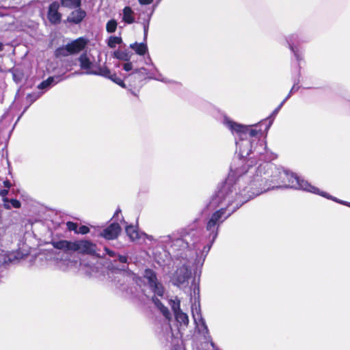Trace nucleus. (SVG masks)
<instances>
[{
	"label": "nucleus",
	"mask_w": 350,
	"mask_h": 350,
	"mask_svg": "<svg viewBox=\"0 0 350 350\" xmlns=\"http://www.w3.org/2000/svg\"><path fill=\"white\" fill-rule=\"evenodd\" d=\"M253 163L254 159L250 158L241 167L231 166L232 174L207 205L211 211L219 208L209 221V229L215 228L216 221L226 219L244 203L269 190L292 188L317 191L308 181L272 163L262 162L257 166Z\"/></svg>",
	"instance_id": "nucleus-1"
},
{
	"label": "nucleus",
	"mask_w": 350,
	"mask_h": 350,
	"mask_svg": "<svg viewBox=\"0 0 350 350\" xmlns=\"http://www.w3.org/2000/svg\"><path fill=\"white\" fill-rule=\"evenodd\" d=\"M10 202L11 204V207L19 208L21 206V204L18 200L11 199L10 200Z\"/></svg>",
	"instance_id": "nucleus-37"
},
{
	"label": "nucleus",
	"mask_w": 350,
	"mask_h": 350,
	"mask_svg": "<svg viewBox=\"0 0 350 350\" xmlns=\"http://www.w3.org/2000/svg\"><path fill=\"white\" fill-rule=\"evenodd\" d=\"M89 231H90V230L88 226H81L79 228H77V232L82 234H85L88 233Z\"/></svg>",
	"instance_id": "nucleus-35"
},
{
	"label": "nucleus",
	"mask_w": 350,
	"mask_h": 350,
	"mask_svg": "<svg viewBox=\"0 0 350 350\" xmlns=\"http://www.w3.org/2000/svg\"><path fill=\"white\" fill-rule=\"evenodd\" d=\"M122 68L124 70L129 72L133 70V64L130 62H126L122 64Z\"/></svg>",
	"instance_id": "nucleus-34"
},
{
	"label": "nucleus",
	"mask_w": 350,
	"mask_h": 350,
	"mask_svg": "<svg viewBox=\"0 0 350 350\" xmlns=\"http://www.w3.org/2000/svg\"><path fill=\"white\" fill-rule=\"evenodd\" d=\"M121 212L120 209L117 210L114 214V217L118 215V214Z\"/></svg>",
	"instance_id": "nucleus-51"
},
{
	"label": "nucleus",
	"mask_w": 350,
	"mask_h": 350,
	"mask_svg": "<svg viewBox=\"0 0 350 350\" xmlns=\"http://www.w3.org/2000/svg\"><path fill=\"white\" fill-rule=\"evenodd\" d=\"M67 227L69 230L70 231H75L77 232V224L71 221H68L66 224Z\"/></svg>",
	"instance_id": "nucleus-38"
},
{
	"label": "nucleus",
	"mask_w": 350,
	"mask_h": 350,
	"mask_svg": "<svg viewBox=\"0 0 350 350\" xmlns=\"http://www.w3.org/2000/svg\"><path fill=\"white\" fill-rule=\"evenodd\" d=\"M114 57L120 60L128 62L131 59V54L125 51H117L114 52Z\"/></svg>",
	"instance_id": "nucleus-24"
},
{
	"label": "nucleus",
	"mask_w": 350,
	"mask_h": 350,
	"mask_svg": "<svg viewBox=\"0 0 350 350\" xmlns=\"http://www.w3.org/2000/svg\"><path fill=\"white\" fill-rule=\"evenodd\" d=\"M79 61L80 62V66L82 69L85 70V73L88 75H90L88 72L93 71L92 69V62L90 60L85 53L82 54L79 58Z\"/></svg>",
	"instance_id": "nucleus-20"
},
{
	"label": "nucleus",
	"mask_w": 350,
	"mask_h": 350,
	"mask_svg": "<svg viewBox=\"0 0 350 350\" xmlns=\"http://www.w3.org/2000/svg\"><path fill=\"white\" fill-rule=\"evenodd\" d=\"M217 208H219L215 209ZM218 210L215 211L207 217L204 238H200L197 231L192 230L185 234L181 238L173 239L170 235H165L161 236L157 239H153L152 241H154L157 245L169 250V253L172 252L177 258L189 260L195 255L194 263L196 270H198V267H202L206 257L217 237L219 228L226 220L216 221L215 228L209 229L208 227L209 221ZM196 273H197V271H196Z\"/></svg>",
	"instance_id": "nucleus-2"
},
{
	"label": "nucleus",
	"mask_w": 350,
	"mask_h": 350,
	"mask_svg": "<svg viewBox=\"0 0 350 350\" xmlns=\"http://www.w3.org/2000/svg\"><path fill=\"white\" fill-rule=\"evenodd\" d=\"M150 78L154 79L155 80L160 81H162L164 83H170L171 82L170 80H167V79L163 78L161 75H159L157 77H150Z\"/></svg>",
	"instance_id": "nucleus-40"
},
{
	"label": "nucleus",
	"mask_w": 350,
	"mask_h": 350,
	"mask_svg": "<svg viewBox=\"0 0 350 350\" xmlns=\"http://www.w3.org/2000/svg\"><path fill=\"white\" fill-rule=\"evenodd\" d=\"M192 316L193 318V321H200L201 319H203L201 310L200 308L199 304L197 305L196 303L191 307Z\"/></svg>",
	"instance_id": "nucleus-26"
},
{
	"label": "nucleus",
	"mask_w": 350,
	"mask_h": 350,
	"mask_svg": "<svg viewBox=\"0 0 350 350\" xmlns=\"http://www.w3.org/2000/svg\"><path fill=\"white\" fill-rule=\"evenodd\" d=\"M122 21L131 25L135 22V12L130 6H125L122 11Z\"/></svg>",
	"instance_id": "nucleus-15"
},
{
	"label": "nucleus",
	"mask_w": 350,
	"mask_h": 350,
	"mask_svg": "<svg viewBox=\"0 0 350 350\" xmlns=\"http://www.w3.org/2000/svg\"><path fill=\"white\" fill-rule=\"evenodd\" d=\"M3 45L1 42H0V51H3Z\"/></svg>",
	"instance_id": "nucleus-52"
},
{
	"label": "nucleus",
	"mask_w": 350,
	"mask_h": 350,
	"mask_svg": "<svg viewBox=\"0 0 350 350\" xmlns=\"http://www.w3.org/2000/svg\"><path fill=\"white\" fill-rule=\"evenodd\" d=\"M152 301L154 304L155 306L160 310V312L167 319H171L170 312L169 311L167 308L165 307L157 297L153 296L152 297Z\"/></svg>",
	"instance_id": "nucleus-21"
},
{
	"label": "nucleus",
	"mask_w": 350,
	"mask_h": 350,
	"mask_svg": "<svg viewBox=\"0 0 350 350\" xmlns=\"http://www.w3.org/2000/svg\"><path fill=\"white\" fill-rule=\"evenodd\" d=\"M61 4L70 9L76 8L81 5V0H61Z\"/></svg>",
	"instance_id": "nucleus-23"
},
{
	"label": "nucleus",
	"mask_w": 350,
	"mask_h": 350,
	"mask_svg": "<svg viewBox=\"0 0 350 350\" xmlns=\"http://www.w3.org/2000/svg\"><path fill=\"white\" fill-rule=\"evenodd\" d=\"M117 26V21L115 19H111L106 24V31L109 33H113L116 31Z\"/></svg>",
	"instance_id": "nucleus-30"
},
{
	"label": "nucleus",
	"mask_w": 350,
	"mask_h": 350,
	"mask_svg": "<svg viewBox=\"0 0 350 350\" xmlns=\"http://www.w3.org/2000/svg\"><path fill=\"white\" fill-rule=\"evenodd\" d=\"M144 278L147 280L148 286L155 295L163 297L165 293L163 286L157 280L156 273L150 269H146L144 273Z\"/></svg>",
	"instance_id": "nucleus-6"
},
{
	"label": "nucleus",
	"mask_w": 350,
	"mask_h": 350,
	"mask_svg": "<svg viewBox=\"0 0 350 350\" xmlns=\"http://www.w3.org/2000/svg\"><path fill=\"white\" fill-rule=\"evenodd\" d=\"M137 73H139V74H141L142 75H148L146 69L144 68H141L139 69L135 70V71L133 72L131 74H130L129 76L137 74Z\"/></svg>",
	"instance_id": "nucleus-36"
},
{
	"label": "nucleus",
	"mask_w": 350,
	"mask_h": 350,
	"mask_svg": "<svg viewBox=\"0 0 350 350\" xmlns=\"http://www.w3.org/2000/svg\"><path fill=\"white\" fill-rule=\"evenodd\" d=\"M279 108H276L274 109V111L272 112V113L271 114V116L268 118V119L269 120V124L268 126H267L266 128V130H268L271 125L273 123V119H274V117L278 114V113L279 112Z\"/></svg>",
	"instance_id": "nucleus-33"
},
{
	"label": "nucleus",
	"mask_w": 350,
	"mask_h": 350,
	"mask_svg": "<svg viewBox=\"0 0 350 350\" xmlns=\"http://www.w3.org/2000/svg\"><path fill=\"white\" fill-rule=\"evenodd\" d=\"M291 95L292 94L289 92L288 94L286 95V97L283 100L286 102L291 96Z\"/></svg>",
	"instance_id": "nucleus-48"
},
{
	"label": "nucleus",
	"mask_w": 350,
	"mask_h": 350,
	"mask_svg": "<svg viewBox=\"0 0 350 350\" xmlns=\"http://www.w3.org/2000/svg\"><path fill=\"white\" fill-rule=\"evenodd\" d=\"M154 0H138L139 3L141 5H150L153 2Z\"/></svg>",
	"instance_id": "nucleus-43"
},
{
	"label": "nucleus",
	"mask_w": 350,
	"mask_h": 350,
	"mask_svg": "<svg viewBox=\"0 0 350 350\" xmlns=\"http://www.w3.org/2000/svg\"><path fill=\"white\" fill-rule=\"evenodd\" d=\"M222 124L234 137H244L252 140V138L258 133L257 130L252 129L250 126L239 124L227 116L224 117Z\"/></svg>",
	"instance_id": "nucleus-4"
},
{
	"label": "nucleus",
	"mask_w": 350,
	"mask_h": 350,
	"mask_svg": "<svg viewBox=\"0 0 350 350\" xmlns=\"http://www.w3.org/2000/svg\"><path fill=\"white\" fill-rule=\"evenodd\" d=\"M130 48L139 55H144L148 51V47L145 43L135 42L130 44Z\"/></svg>",
	"instance_id": "nucleus-22"
},
{
	"label": "nucleus",
	"mask_w": 350,
	"mask_h": 350,
	"mask_svg": "<svg viewBox=\"0 0 350 350\" xmlns=\"http://www.w3.org/2000/svg\"><path fill=\"white\" fill-rule=\"evenodd\" d=\"M168 303H169L170 306H171V308H172V311L174 312V314L182 311L180 308V300L177 297H176L175 299H170L168 301Z\"/></svg>",
	"instance_id": "nucleus-28"
},
{
	"label": "nucleus",
	"mask_w": 350,
	"mask_h": 350,
	"mask_svg": "<svg viewBox=\"0 0 350 350\" xmlns=\"http://www.w3.org/2000/svg\"><path fill=\"white\" fill-rule=\"evenodd\" d=\"M40 95H41V94L36 93V92L35 93L29 94L27 96V100L29 103V104L31 105L34 101H36L40 96Z\"/></svg>",
	"instance_id": "nucleus-32"
},
{
	"label": "nucleus",
	"mask_w": 350,
	"mask_h": 350,
	"mask_svg": "<svg viewBox=\"0 0 350 350\" xmlns=\"http://www.w3.org/2000/svg\"><path fill=\"white\" fill-rule=\"evenodd\" d=\"M346 206L350 207V202H347Z\"/></svg>",
	"instance_id": "nucleus-54"
},
{
	"label": "nucleus",
	"mask_w": 350,
	"mask_h": 350,
	"mask_svg": "<svg viewBox=\"0 0 350 350\" xmlns=\"http://www.w3.org/2000/svg\"><path fill=\"white\" fill-rule=\"evenodd\" d=\"M297 38L298 36L297 35H291L286 38V42L288 44L289 49L293 53L297 62H300L302 59V56L299 53V51L295 45V40Z\"/></svg>",
	"instance_id": "nucleus-18"
},
{
	"label": "nucleus",
	"mask_w": 350,
	"mask_h": 350,
	"mask_svg": "<svg viewBox=\"0 0 350 350\" xmlns=\"http://www.w3.org/2000/svg\"><path fill=\"white\" fill-rule=\"evenodd\" d=\"M3 185L7 189H9L12 187L11 183L8 180L3 181Z\"/></svg>",
	"instance_id": "nucleus-46"
},
{
	"label": "nucleus",
	"mask_w": 350,
	"mask_h": 350,
	"mask_svg": "<svg viewBox=\"0 0 350 350\" xmlns=\"http://www.w3.org/2000/svg\"><path fill=\"white\" fill-rule=\"evenodd\" d=\"M86 13L85 11L77 9L72 11L67 18V21L74 24L80 23L85 17Z\"/></svg>",
	"instance_id": "nucleus-16"
},
{
	"label": "nucleus",
	"mask_w": 350,
	"mask_h": 350,
	"mask_svg": "<svg viewBox=\"0 0 350 350\" xmlns=\"http://www.w3.org/2000/svg\"><path fill=\"white\" fill-rule=\"evenodd\" d=\"M59 4L57 1H54L50 4L49 7L47 17L50 23L53 24H58L62 19V14L59 12Z\"/></svg>",
	"instance_id": "nucleus-11"
},
{
	"label": "nucleus",
	"mask_w": 350,
	"mask_h": 350,
	"mask_svg": "<svg viewBox=\"0 0 350 350\" xmlns=\"http://www.w3.org/2000/svg\"><path fill=\"white\" fill-rule=\"evenodd\" d=\"M195 258L196 256L192 258H189V260H185L187 261L186 263L183 264L180 267L177 268V269L175 271V272L173 273L172 277V282L173 284L177 286H186L188 285V281L191 277V270L189 269V265L187 264L191 260H193V265L195 266L194 269V274L196 275H200L201 273V268L198 267L197 270V273H196V266L195 265Z\"/></svg>",
	"instance_id": "nucleus-5"
},
{
	"label": "nucleus",
	"mask_w": 350,
	"mask_h": 350,
	"mask_svg": "<svg viewBox=\"0 0 350 350\" xmlns=\"http://www.w3.org/2000/svg\"><path fill=\"white\" fill-rule=\"evenodd\" d=\"M285 103V101H282L280 105L279 106L277 107V108H279V110H280V109L282 108V107L283 106V105Z\"/></svg>",
	"instance_id": "nucleus-50"
},
{
	"label": "nucleus",
	"mask_w": 350,
	"mask_h": 350,
	"mask_svg": "<svg viewBox=\"0 0 350 350\" xmlns=\"http://www.w3.org/2000/svg\"><path fill=\"white\" fill-rule=\"evenodd\" d=\"M105 251L106 252V254L111 257H114L116 256L115 252L108 249L107 247H105Z\"/></svg>",
	"instance_id": "nucleus-45"
},
{
	"label": "nucleus",
	"mask_w": 350,
	"mask_h": 350,
	"mask_svg": "<svg viewBox=\"0 0 350 350\" xmlns=\"http://www.w3.org/2000/svg\"><path fill=\"white\" fill-rule=\"evenodd\" d=\"M62 80L63 78L60 75L49 77L48 79L40 83L38 85V88L40 90H47Z\"/></svg>",
	"instance_id": "nucleus-14"
},
{
	"label": "nucleus",
	"mask_w": 350,
	"mask_h": 350,
	"mask_svg": "<svg viewBox=\"0 0 350 350\" xmlns=\"http://www.w3.org/2000/svg\"><path fill=\"white\" fill-rule=\"evenodd\" d=\"M52 244L56 249L64 252V255L68 256L70 252H78L81 254L95 255L96 254V245L88 240H79L68 241L61 240L53 241Z\"/></svg>",
	"instance_id": "nucleus-3"
},
{
	"label": "nucleus",
	"mask_w": 350,
	"mask_h": 350,
	"mask_svg": "<svg viewBox=\"0 0 350 350\" xmlns=\"http://www.w3.org/2000/svg\"><path fill=\"white\" fill-rule=\"evenodd\" d=\"M9 193V190L7 189H1L0 191V196L2 197V200L5 198H8L6 196Z\"/></svg>",
	"instance_id": "nucleus-42"
},
{
	"label": "nucleus",
	"mask_w": 350,
	"mask_h": 350,
	"mask_svg": "<svg viewBox=\"0 0 350 350\" xmlns=\"http://www.w3.org/2000/svg\"><path fill=\"white\" fill-rule=\"evenodd\" d=\"M196 290L198 291V293H199V288H198H198H196V287H195V288H194V290H193L194 293H196Z\"/></svg>",
	"instance_id": "nucleus-53"
},
{
	"label": "nucleus",
	"mask_w": 350,
	"mask_h": 350,
	"mask_svg": "<svg viewBox=\"0 0 350 350\" xmlns=\"http://www.w3.org/2000/svg\"><path fill=\"white\" fill-rule=\"evenodd\" d=\"M118 260L122 263H126L127 262V257L122 255H118Z\"/></svg>",
	"instance_id": "nucleus-44"
},
{
	"label": "nucleus",
	"mask_w": 350,
	"mask_h": 350,
	"mask_svg": "<svg viewBox=\"0 0 350 350\" xmlns=\"http://www.w3.org/2000/svg\"><path fill=\"white\" fill-rule=\"evenodd\" d=\"M338 203H339V204H343V205H345V206H346L347 202H346V201L341 200H339L338 201Z\"/></svg>",
	"instance_id": "nucleus-49"
},
{
	"label": "nucleus",
	"mask_w": 350,
	"mask_h": 350,
	"mask_svg": "<svg viewBox=\"0 0 350 350\" xmlns=\"http://www.w3.org/2000/svg\"><path fill=\"white\" fill-rule=\"evenodd\" d=\"M3 258L0 261L3 264L14 263L22 259L24 254L20 250H16L10 252H5L3 254Z\"/></svg>",
	"instance_id": "nucleus-13"
},
{
	"label": "nucleus",
	"mask_w": 350,
	"mask_h": 350,
	"mask_svg": "<svg viewBox=\"0 0 350 350\" xmlns=\"http://www.w3.org/2000/svg\"><path fill=\"white\" fill-rule=\"evenodd\" d=\"M122 42V40L121 37L119 36H110L107 41V44L109 47L113 49L115 48L118 44H121Z\"/></svg>",
	"instance_id": "nucleus-29"
},
{
	"label": "nucleus",
	"mask_w": 350,
	"mask_h": 350,
	"mask_svg": "<svg viewBox=\"0 0 350 350\" xmlns=\"http://www.w3.org/2000/svg\"><path fill=\"white\" fill-rule=\"evenodd\" d=\"M299 87L298 85H295H295L292 87L291 90H290V92H291V94H293V93H294V92H297V91L299 90Z\"/></svg>",
	"instance_id": "nucleus-47"
},
{
	"label": "nucleus",
	"mask_w": 350,
	"mask_h": 350,
	"mask_svg": "<svg viewBox=\"0 0 350 350\" xmlns=\"http://www.w3.org/2000/svg\"><path fill=\"white\" fill-rule=\"evenodd\" d=\"M235 139L237 152L241 161L242 159L246 158L252 153V144L254 141L244 137H235Z\"/></svg>",
	"instance_id": "nucleus-7"
},
{
	"label": "nucleus",
	"mask_w": 350,
	"mask_h": 350,
	"mask_svg": "<svg viewBox=\"0 0 350 350\" xmlns=\"http://www.w3.org/2000/svg\"><path fill=\"white\" fill-rule=\"evenodd\" d=\"M316 189L317 190V191H315V192H312L313 193H315V194H318L319 196H321L327 199H329V200H332L338 203V201L339 200V199L335 198V197H333L331 195L328 194L326 192H324V191H321L319 188L316 187Z\"/></svg>",
	"instance_id": "nucleus-31"
},
{
	"label": "nucleus",
	"mask_w": 350,
	"mask_h": 350,
	"mask_svg": "<svg viewBox=\"0 0 350 350\" xmlns=\"http://www.w3.org/2000/svg\"><path fill=\"white\" fill-rule=\"evenodd\" d=\"M88 72L90 75L103 76L105 78L111 79L112 81L122 88L125 87V84L124 83L123 81L120 78L118 77L115 73L112 74L111 70L106 66L99 67L96 70L89 71Z\"/></svg>",
	"instance_id": "nucleus-8"
},
{
	"label": "nucleus",
	"mask_w": 350,
	"mask_h": 350,
	"mask_svg": "<svg viewBox=\"0 0 350 350\" xmlns=\"http://www.w3.org/2000/svg\"><path fill=\"white\" fill-rule=\"evenodd\" d=\"M176 320L180 324L183 325H187L189 323V317L187 314L183 311L179 312L178 313L174 314Z\"/></svg>",
	"instance_id": "nucleus-25"
},
{
	"label": "nucleus",
	"mask_w": 350,
	"mask_h": 350,
	"mask_svg": "<svg viewBox=\"0 0 350 350\" xmlns=\"http://www.w3.org/2000/svg\"><path fill=\"white\" fill-rule=\"evenodd\" d=\"M149 21H150V18H148L146 22H144V23H143L145 39L146 38L148 31Z\"/></svg>",
	"instance_id": "nucleus-39"
},
{
	"label": "nucleus",
	"mask_w": 350,
	"mask_h": 350,
	"mask_svg": "<svg viewBox=\"0 0 350 350\" xmlns=\"http://www.w3.org/2000/svg\"><path fill=\"white\" fill-rule=\"evenodd\" d=\"M253 153L259 155L262 159L267 160L271 159V156L267 150L266 143L263 141L260 142L258 146L254 148Z\"/></svg>",
	"instance_id": "nucleus-19"
},
{
	"label": "nucleus",
	"mask_w": 350,
	"mask_h": 350,
	"mask_svg": "<svg viewBox=\"0 0 350 350\" xmlns=\"http://www.w3.org/2000/svg\"><path fill=\"white\" fill-rule=\"evenodd\" d=\"M55 53L57 57H66L72 54L68 44L66 46L57 49Z\"/></svg>",
	"instance_id": "nucleus-27"
},
{
	"label": "nucleus",
	"mask_w": 350,
	"mask_h": 350,
	"mask_svg": "<svg viewBox=\"0 0 350 350\" xmlns=\"http://www.w3.org/2000/svg\"><path fill=\"white\" fill-rule=\"evenodd\" d=\"M87 44V41L83 38H79L70 44H68L71 53H77L82 51Z\"/></svg>",
	"instance_id": "nucleus-17"
},
{
	"label": "nucleus",
	"mask_w": 350,
	"mask_h": 350,
	"mask_svg": "<svg viewBox=\"0 0 350 350\" xmlns=\"http://www.w3.org/2000/svg\"><path fill=\"white\" fill-rule=\"evenodd\" d=\"M196 329L199 334H200L204 339V341L206 342H210L211 345L213 347V349H215V350H218L215 348V343L211 340V337L209 334V331L208 329V327L205 323V321L204 319H201L200 321H194Z\"/></svg>",
	"instance_id": "nucleus-10"
},
{
	"label": "nucleus",
	"mask_w": 350,
	"mask_h": 350,
	"mask_svg": "<svg viewBox=\"0 0 350 350\" xmlns=\"http://www.w3.org/2000/svg\"><path fill=\"white\" fill-rule=\"evenodd\" d=\"M126 232L131 241L140 243L141 241L145 239L152 240L153 237L151 235H148L146 233H140L137 228L133 226H128L126 228Z\"/></svg>",
	"instance_id": "nucleus-9"
},
{
	"label": "nucleus",
	"mask_w": 350,
	"mask_h": 350,
	"mask_svg": "<svg viewBox=\"0 0 350 350\" xmlns=\"http://www.w3.org/2000/svg\"><path fill=\"white\" fill-rule=\"evenodd\" d=\"M3 206L6 209H10L11 208V204L10 202V200L8 198L3 199Z\"/></svg>",
	"instance_id": "nucleus-41"
},
{
	"label": "nucleus",
	"mask_w": 350,
	"mask_h": 350,
	"mask_svg": "<svg viewBox=\"0 0 350 350\" xmlns=\"http://www.w3.org/2000/svg\"><path fill=\"white\" fill-rule=\"evenodd\" d=\"M120 226L117 223H113L105 228L100 233V236L108 240L116 239L120 232Z\"/></svg>",
	"instance_id": "nucleus-12"
}]
</instances>
